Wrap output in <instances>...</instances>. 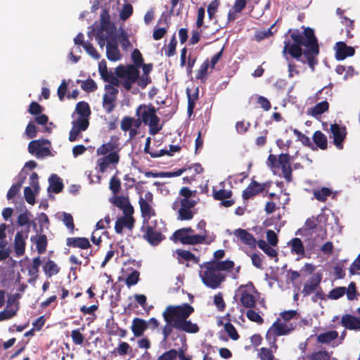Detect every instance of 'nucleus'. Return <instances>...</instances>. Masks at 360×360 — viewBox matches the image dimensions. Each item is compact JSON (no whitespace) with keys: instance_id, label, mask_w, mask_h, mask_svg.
I'll return each instance as SVG.
<instances>
[{"instance_id":"obj_1","label":"nucleus","mask_w":360,"mask_h":360,"mask_svg":"<svg viewBox=\"0 0 360 360\" xmlns=\"http://www.w3.org/2000/svg\"><path fill=\"white\" fill-rule=\"evenodd\" d=\"M290 39L283 41V53H288L292 58L303 64L307 63L311 71L318 64L320 53L318 39L311 27H304L303 32L297 29H290L287 33Z\"/></svg>"},{"instance_id":"obj_2","label":"nucleus","mask_w":360,"mask_h":360,"mask_svg":"<svg viewBox=\"0 0 360 360\" xmlns=\"http://www.w3.org/2000/svg\"><path fill=\"white\" fill-rule=\"evenodd\" d=\"M194 310V307L188 303L167 306L162 314L165 321V325L162 328L163 340L169 338L174 329L191 334L198 333V325L188 320Z\"/></svg>"},{"instance_id":"obj_3","label":"nucleus","mask_w":360,"mask_h":360,"mask_svg":"<svg viewBox=\"0 0 360 360\" xmlns=\"http://www.w3.org/2000/svg\"><path fill=\"white\" fill-rule=\"evenodd\" d=\"M136 115L139 117L141 123L148 125L150 135H155L162 129V126L159 124L160 118L156 115V109L152 105H140L136 108Z\"/></svg>"},{"instance_id":"obj_4","label":"nucleus","mask_w":360,"mask_h":360,"mask_svg":"<svg viewBox=\"0 0 360 360\" xmlns=\"http://www.w3.org/2000/svg\"><path fill=\"white\" fill-rule=\"evenodd\" d=\"M200 276L203 283L212 288L216 289L225 280V275L216 268L212 262H205L200 265Z\"/></svg>"},{"instance_id":"obj_5","label":"nucleus","mask_w":360,"mask_h":360,"mask_svg":"<svg viewBox=\"0 0 360 360\" xmlns=\"http://www.w3.org/2000/svg\"><path fill=\"white\" fill-rule=\"evenodd\" d=\"M291 157L288 153H281L278 158L275 155L270 154L267 159V164L271 169L281 167L283 178L287 182L292 180V169L290 166Z\"/></svg>"},{"instance_id":"obj_6","label":"nucleus","mask_w":360,"mask_h":360,"mask_svg":"<svg viewBox=\"0 0 360 360\" xmlns=\"http://www.w3.org/2000/svg\"><path fill=\"white\" fill-rule=\"evenodd\" d=\"M293 330L294 326L292 323L287 324L284 322H281V320L278 319L269 328L265 338L269 345H271V347L274 348V350H277V337L287 335Z\"/></svg>"},{"instance_id":"obj_7","label":"nucleus","mask_w":360,"mask_h":360,"mask_svg":"<svg viewBox=\"0 0 360 360\" xmlns=\"http://www.w3.org/2000/svg\"><path fill=\"white\" fill-rule=\"evenodd\" d=\"M244 310L239 306L231 307L229 311L224 316V319L226 321L224 324V330L229 337L233 340H238L240 338L236 328L231 323V321L239 323V320L245 321Z\"/></svg>"},{"instance_id":"obj_8","label":"nucleus","mask_w":360,"mask_h":360,"mask_svg":"<svg viewBox=\"0 0 360 360\" xmlns=\"http://www.w3.org/2000/svg\"><path fill=\"white\" fill-rule=\"evenodd\" d=\"M115 74L118 78L125 79L121 84L127 91H129L132 84L139 79V70H137L132 65L127 66L119 65L115 70Z\"/></svg>"},{"instance_id":"obj_9","label":"nucleus","mask_w":360,"mask_h":360,"mask_svg":"<svg viewBox=\"0 0 360 360\" xmlns=\"http://www.w3.org/2000/svg\"><path fill=\"white\" fill-rule=\"evenodd\" d=\"M257 290L255 286L251 284L250 285H240L236 296L239 297V301L241 305L246 309H255L256 307V298L254 293Z\"/></svg>"},{"instance_id":"obj_10","label":"nucleus","mask_w":360,"mask_h":360,"mask_svg":"<svg viewBox=\"0 0 360 360\" xmlns=\"http://www.w3.org/2000/svg\"><path fill=\"white\" fill-rule=\"evenodd\" d=\"M328 96L329 97L332 96V92H331L330 89H328L326 87H323V89L319 90L316 94V95H315L316 101H319V100H323V99H324V100L316 103L314 106V108H311V115L313 117H316L328 110L329 103L327 101Z\"/></svg>"},{"instance_id":"obj_11","label":"nucleus","mask_w":360,"mask_h":360,"mask_svg":"<svg viewBox=\"0 0 360 360\" xmlns=\"http://www.w3.org/2000/svg\"><path fill=\"white\" fill-rule=\"evenodd\" d=\"M172 239L175 242L179 241L183 245H197L204 243L206 240V236L189 235L182 228L173 233Z\"/></svg>"},{"instance_id":"obj_12","label":"nucleus","mask_w":360,"mask_h":360,"mask_svg":"<svg viewBox=\"0 0 360 360\" xmlns=\"http://www.w3.org/2000/svg\"><path fill=\"white\" fill-rule=\"evenodd\" d=\"M104 89L105 93L103 96V108L108 113H110L116 106L115 101L119 91L110 84H105Z\"/></svg>"},{"instance_id":"obj_13","label":"nucleus","mask_w":360,"mask_h":360,"mask_svg":"<svg viewBox=\"0 0 360 360\" xmlns=\"http://www.w3.org/2000/svg\"><path fill=\"white\" fill-rule=\"evenodd\" d=\"M153 196L152 193L148 191L145 193V198H139V203L142 217L144 218L143 224H148V219L155 215L154 209L150 204L153 202Z\"/></svg>"},{"instance_id":"obj_14","label":"nucleus","mask_w":360,"mask_h":360,"mask_svg":"<svg viewBox=\"0 0 360 360\" xmlns=\"http://www.w3.org/2000/svg\"><path fill=\"white\" fill-rule=\"evenodd\" d=\"M196 205L197 202L195 200L182 199L181 207L178 210L177 219L180 221L191 220L195 215V212H193L192 209Z\"/></svg>"},{"instance_id":"obj_15","label":"nucleus","mask_w":360,"mask_h":360,"mask_svg":"<svg viewBox=\"0 0 360 360\" xmlns=\"http://www.w3.org/2000/svg\"><path fill=\"white\" fill-rule=\"evenodd\" d=\"M141 231L144 232L143 238L151 245L156 246L165 239V236L161 232L154 230L152 226L148 224L146 226L143 225Z\"/></svg>"},{"instance_id":"obj_16","label":"nucleus","mask_w":360,"mask_h":360,"mask_svg":"<svg viewBox=\"0 0 360 360\" xmlns=\"http://www.w3.org/2000/svg\"><path fill=\"white\" fill-rule=\"evenodd\" d=\"M330 131L333 139V144L338 149L342 150L347 134L346 127L345 126L341 127L338 124L334 123L330 125Z\"/></svg>"},{"instance_id":"obj_17","label":"nucleus","mask_w":360,"mask_h":360,"mask_svg":"<svg viewBox=\"0 0 360 360\" xmlns=\"http://www.w3.org/2000/svg\"><path fill=\"white\" fill-rule=\"evenodd\" d=\"M335 57L337 60H343L347 57H352L355 54V49L349 46L344 41H338L334 46Z\"/></svg>"},{"instance_id":"obj_18","label":"nucleus","mask_w":360,"mask_h":360,"mask_svg":"<svg viewBox=\"0 0 360 360\" xmlns=\"http://www.w3.org/2000/svg\"><path fill=\"white\" fill-rule=\"evenodd\" d=\"M322 273L317 272L311 276L304 283L302 293L304 297H307L314 292L318 288L322 280Z\"/></svg>"},{"instance_id":"obj_19","label":"nucleus","mask_w":360,"mask_h":360,"mask_svg":"<svg viewBox=\"0 0 360 360\" xmlns=\"http://www.w3.org/2000/svg\"><path fill=\"white\" fill-rule=\"evenodd\" d=\"M120 150L119 138L116 136H112L108 143L102 144L97 148L96 154L98 155H104L108 153H117L119 154Z\"/></svg>"},{"instance_id":"obj_20","label":"nucleus","mask_w":360,"mask_h":360,"mask_svg":"<svg viewBox=\"0 0 360 360\" xmlns=\"http://www.w3.org/2000/svg\"><path fill=\"white\" fill-rule=\"evenodd\" d=\"M98 72L104 82H108L112 86H118L120 84L118 77L114 75L111 71H108L105 60H101L98 65Z\"/></svg>"},{"instance_id":"obj_21","label":"nucleus","mask_w":360,"mask_h":360,"mask_svg":"<svg viewBox=\"0 0 360 360\" xmlns=\"http://www.w3.org/2000/svg\"><path fill=\"white\" fill-rule=\"evenodd\" d=\"M89 125V119L86 118H77L76 121L72 122V127L69 133V141L70 142L75 141L79 134L86 130Z\"/></svg>"},{"instance_id":"obj_22","label":"nucleus","mask_w":360,"mask_h":360,"mask_svg":"<svg viewBox=\"0 0 360 360\" xmlns=\"http://www.w3.org/2000/svg\"><path fill=\"white\" fill-rule=\"evenodd\" d=\"M29 226L25 228V230L18 231L15 236L14 239V250L18 256H22L25 254V240L28 237Z\"/></svg>"},{"instance_id":"obj_23","label":"nucleus","mask_w":360,"mask_h":360,"mask_svg":"<svg viewBox=\"0 0 360 360\" xmlns=\"http://www.w3.org/2000/svg\"><path fill=\"white\" fill-rule=\"evenodd\" d=\"M267 183H258L255 180H252L248 187L243 191V198L249 200L255 195L262 193L267 187Z\"/></svg>"},{"instance_id":"obj_24","label":"nucleus","mask_w":360,"mask_h":360,"mask_svg":"<svg viewBox=\"0 0 360 360\" xmlns=\"http://www.w3.org/2000/svg\"><path fill=\"white\" fill-rule=\"evenodd\" d=\"M192 169L195 172V174H202L204 171L203 167L200 163H195L191 165H185L184 167L174 172H160L159 174V176L167 178L179 176H181L184 172L191 171Z\"/></svg>"},{"instance_id":"obj_25","label":"nucleus","mask_w":360,"mask_h":360,"mask_svg":"<svg viewBox=\"0 0 360 360\" xmlns=\"http://www.w3.org/2000/svg\"><path fill=\"white\" fill-rule=\"evenodd\" d=\"M120 155L117 153H110L104 155L103 158H101L97 160V165L98 167L99 172L101 173H104L110 164H117L120 162Z\"/></svg>"},{"instance_id":"obj_26","label":"nucleus","mask_w":360,"mask_h":360,"mask_svg":"<svg viewBox=\"0 0 360 360\" xmlns=\"http://www.w3.org/2000/svg\"><path fill=\"white\" fill-rule=\"evenodd\" d=\"M234 235L240 239L242 243L249 246L250 248H255L257 243L256 238L245 229H238L235 230Z\"/></svg>"},{"instance_id":"obj_27","label":"nucleus","mask_w":360,"mask_h":360,"mask_svg":"<svg viewBox=\"0 0 360 360\" xmlns=\"http://www.w3.org/2000/svg\"><path fill=\"white\" fill-rule=\"evenodd\" d=\"M341 324L349 330H360V317H356L350 314L343 315L341 318Z\"/></svg>"},{"instance_id":"obj_28","label":"nucleus","mask_w":360,"mask_h":360,"mask_svg":"<svg viewBox=\"0 0 360 360\" xmlns=\"http://www.w3.org/2000/svg\"><path fill=\"white\" fill-rule=\"evenodd\" d=\"M66 245L72 248H77L82 250L91 247L88 238L84 237H70L66 239Z\"/></svg>"},{"instance_id":"obj_29","label":"nucleus","mask_w":360,"mask_h":360,"mask_svg":"<svg viewBox=\"0 0 360 360\" xmlns=\"http://www.w3.org/2000/svg\"><path fill=\"white\" fill-rule=\"evenodd\" d=\"M148 328V323L144 319L134 318L132 321L131 329L135 337H141Z\"/></svg>"},{"instance_id":"obj_30","label":"nucleus","mask_w":360,"mask_h":360,"mask_svg":"<svg viewBox=\"0 0 360 360\" xmlns=\"http://www.w3.org/2000/svg\"><path fill=\"white\" fill-rule=\"evenodd\" d=\"M135 220L134 217H120L115 222V230L117 233H122L123 228L126 227L131 230L134 226Z\"/></svg>"},{"instance_id":"obj_31","label":"nucleus","mask_w":360,"mask_h":360,"mask_svg":"<svg viewBox=\"0 0 360 360\" xmlns=\"http://www.w3.org/2000/svg\"><path fill=\"white\" fill-rule=\"evenodd\" d=\"M141 125V121L140 118L135 119L134 117L129 116H124L120 123V129L123 131H128L131 128L136 127L139 128Z\"/></svg>"},{"instance_id":"obj_32","label":"nucleus","mask_w":360,"mask_h":360,"mask_svg":"<svg viewBox=\"0 0 360 360\" xmlns=\"http://www.w3.org/2000/svg\"><path fill=\"white\" fill-rule=\"evenodd\" d=\"M49 187L48 188V191H50L51 190L54 193H60L64 188L61 179L56 174H53L49 176Z\"/></svg>"},{"instance_id":"obj_33","label":"nucleus","mask_w":360,"mask_h":360,"mask_svg":"<svg viewBox=\"0 0 360 360\" xmlns=\"http://www.w3.org/2000/svg\"><path fill=\"white\" fill-rule=\"evenodd\" d=\"M150 143L151 139L150 137H148L146 140L143 152L149 154L152 158H157L164 156L165 154H169V153L167 152V149L157 150L153 147H150Z\"/></svg>"},{"instance_id":"obj_34","label":"nucleus","mask_w":360,"mask_h":360,"mask_svg":"<svg viewBox=\"0 0 360 360\" xmlns=\"http://www.w3.org/2000/svg\"><path fill=\"white\" fill-rule=\"evenodd\" d=\"M106 56L108 59L111 61H117L120 59L121 55L116 42L107 44Z\"/></svg>"},{"instance_id":"obj_35","label":"nucleus","mask_w":360,"mask_h":360,"mask_svg":"<svg viewBox=\"0 0 360 360\" xmlns=\"http://www.w3.org/2000/svg\"><path fill=\"white\" fill-rule=\"evenodd\" d=\"M315 145L321 150H326L328 148V139L326 136L321 131H316L312 136Z\"/></svg>"},{"instance_id":"obj_36","label":"nucleus","mask_w":360,"mask_h":360,"mask_svg":"<svg viewBox=\"0 0 360 360\" xmlns=\"http://www.w3.org/2000/svg\"><path fill=\"white\" fill-rule=\"evenodd\" d=\"M288 245L291 248V252L296 254L297 255L304 257L305 254L304 246L302 243V241L299 238H292L289 243Z\"/></svg>"},{"instance_id":"obj_37","label":"nucleus","mask_w":360,"mask_h":360,"mask_svg":"<svg viewBox=\"0 0 360 360\" xmlns=\"http://www.w3.org/2000/svg\"><path fill=\"white\" fill-rule=\"evenodd\" d=\"M43 270L46 276L51 278V276L59 273L60 267L54 261L48 259V261L43 266Z\"/></svg>"},{"instance_id":"obj_38","label":"nucleus","mask_w":360,"mask_h":360,"mask_svg":"<svg viewBox=\"0 0 360 360\" xmlns=\"http://www.w3.org/2000/svg\"><path fill=\"white\" fill-rule=\"evenodd\" d=\"M25 179V175L22 176L21 174H19L18 182L13 184L7 192L6 198L8 200L13 199L18 193Z\"/></svg>"},{"instance_id":"obj_39","label":"nucleus","mask_w":360,"mask_h":360,"mask_svg":"<svg viewBox=\"0 0 360 360\" xmlns=\"http://www.w3.org/2000/svg\"><path fill=\"white\" fill-rule=\"evenodd\" d=\"M176 255H178V259L179 263H183L181 259L185 261H193L195 263H198L199 259L195 257V255L191 252L190 251L178 249L176 251Z\"/></svg>"},{"instance_id":"obj_40","label":"nucleus","mask_w":360,"mask_h":360,"mask_svg":"<svg viewBox=\"0 0 360 360\" xmlns=\"http://www.w3.org/2000/svg\"><path fill=\"white\" fill-rule=\"evenodd\" d=\"M45 144H50V141L48 139H43L32 141L28 144V151L35 155L42 146Z\"/></svg>"},{"instance_id":"obj_41","label":"nucleus","mask_w":360,"mask_h":360,"mask_svg":"<svg viewBox=\"0 0 360 360\" xmlns=\"http://www.w3.org/2000/svg\"><path fill=\"white\" fill-rule=\"evenodd\" d=\"M338 337V333L336 330H330L321 333L317 337V341L319 343L328 344Z\"/></svg>"},{"instance_id":"obj_42","label":"nucleus","mask_w":360,"mask_h":360,"mask_svg":"<svg viewBox=\"0 0 360 360\" xmlns=\"http://www.w3.org/2000/svg\"><path fill=\"white\" fill-rule=\"evenodd\" d=\"M257 245H258V247L262 250L264 251V252L265 254H266L269 257H271V258H274V257H277L278 256V252L277 251L274 249L271 245H269V243H267L265 240H259L257 241Z\"/></svg>"},{"instance_id":"obj_43","label":"nucleus","mask_w":360,"mask_h":360,"mask_svg":"<svg viewBox=\"0 0 360 360\" xmlns=\"http://www.w3.org/2000/svg\"><path fill=\"white\" fill-rule=\"evenodd\" d=\"M270 347H262L259 349L257 353L258 357L261 360H274V354L276 352V350H274V348L271 347V345H269Z\"/></svg>"},{"instance_id":"obj_44","label":"nucleus","mask_w":360,"mask_h":360,"mask_svg":"<svg viewBox=\"0 0 360 360\" xmlns=\"http://www.w3.org/2000/svg\"><path fill=\"white\" fill-rule=\"evenodd\" d=\"M276 25V22L274 23L269 29L259 30L255 32V38L257 41H261L265 39H267L274 35V34L276 32V30L273 31V29Z\"/></svg>"},{"instance_id":"obj_45","label":"nucleus","mask_w":360,"mask_h":360,"mask_svg":"<svg viewBox=\"0 0 360 360\" xmlns=\"http://www.w3.org/2000/svg\"><path fill=\"white\" fill-rule=\"evenodd\" d=\"M76 111L80 115L79 118L88 119L91 114L89 105L84 101H80L77 104Z\"/></svg>"},{"instance_id":"obj_46","label":"nucleus","mask_w":360,"mask_h":360,"mask_svg":"<svg viewBox=\"0 0 360 360\" xmlns=\"http://www.w3.org/2000/svg\"><path fill=\"white\" fill-rule=\"evenodd\" d=\"M84 330V326H83L80 328H77L75 330H72L71 332V338L72 340V342L76 345H82L85 338L84 335L82 334V331Z\"/></svg>"},{"instance_id":"obj_47","label":"nucleus","mask_w":360,"mask_h":360,"mask_svg":"<svg viewBox=\"0 0 360 360\" xmlns=\"http://www.w3.org/2000/svg\"><path fill=\"white\" fill-rule=\"evenodd\" d=\"M32 216L31 213L25 210L23 213L20 214L17 220V223L20 226H26V228L29 226V228L31 225L33 226H36V224L34 221H30V218Z\"/></svg>"},{"instance_id":"obj_48","label":"nucleus","mask_w":360,"mask_h":360,"mask_svg":"<svg viewBox=\"0 0 360 360\" xmlns=\"http://www.w3.org/2000/svg\"><path fill=\"white\" fill-rule=\"evenodd\" d=\"M331 194L332 191L326 187H322L321 189L314 191V198L320 202H325Z\"/></svg>"},{"instance_id":"obj_49","label":"nucleus","mask_w":360,"mask_h":360,"mask_svg":"<svg viewBox=\"0 0 360 360\" xmlns=\"http://www.w3.org/2000/svg\"><path fill=\"white\" fill-rule=\"evenodd\" d=\"M330 354L326 350L314 352L307 356L309 360H330Z\"/></svg>"},{"instance_id":"obj_50","label":"nucleus","mask_w":360,"mask_h":360,"mask_svg":"<svg viewBox=\"0 0 360 360\" xmlns=\"http://www.w3.org/2000/svg\"><path fill=\"white\" fill-rule=\"evenodd\" d=\"M187 96H188V106H187V112L191 115L194 110L195 101L198 98V89H196V92L193 94H191L189 89H187Z\"/></svg>"},{"instance_id":"obj_51","label":"nucleus","mask_w":360,"mask_h":360,"mask_svg":"<svg viewBox=\"0 0 360 360\" xmlns=\"http://www.w3.org/2000/svg\"><path fill=\"white\" fill-rule=\"evenodd\" d=\"M36 247L39 254H43L45 252L47 247V238L46 236L43 234L39 236H36Z\"/></svg>"},{"instance_id":"obj_52","label":"nucleus","mask_w":360,"mask_h":360,"mask_svg":"<svg viewBox=\"0 0 360 360\" xmlns=\"http://www.w3.org/2000/svg\"><path fill=\"white\" fill-rule=\"evenodd\" d=\"M6 307L4 311L0 312V321L10 319L16 315L19 309V302H17L15 308L8 309Z\"/></svg>"},{"instance_id":"obj_53","label":"nucleus","mask_w":360,"mask_h":360,"mask_svg":"<svg viewBox=\"0 0 360 360\" xmlns=\"http://www.w3.org/2000/svg\"><path fill=\"white\" fill-rule=\"evenodd\" d=\"M101 27L98 31H106L110 24V17L107 9H103L100 15Z\"/></svg>"},{"instance_id":"obj_54","label":"nucleus","mask_w":360,"mask_h":360,"mask_svg":"<svg viewBox=\"0 0 360 360\" xmlns=\"http://www.w3.org/2000/svg\"><path fill=\"white\" fill-rule=\"evenodd\" d=\"M210 66V61L208 59L205 60L200 65L198 72L196 74L195 78L197 79H200L201 81L205 82L207 79V70Z\"/></svg>"},{"instance_id":"obj_55","label":"nucleus","mask_w":360,"mask_h":360,"mask_svg":"<svg viewBox=\"0 0 360 360\" xmlns=\"http://www.w3.org/2000/svg\"><path fill=\"white\" fill-rule=\"evenodd\" d=\"M119 326L117 323L115 322L114 319H108L105 323V330L109 335H117L118 333Z\"/></svg>"},{"instance_id":"obj_56","label":"nucleus","mask_w":360,"mask_h":360,"mask_svg":"<svg viewBox=\"0 0 360 360\" xmlns=\"http://www.w3.org/2000/svg\"><path fill=\"white\" fill-rule=\"evenodd\" d=\"M233 195V192L231 190L219 189L216 191L213 189V197L217 200H222L224 199L231 198Z\"/></svg>"},{"instance_id":"obj_57","label":"nucleus","mask_w":360,"mask_h":360,"mask_svg":"<svg viewBox=\"0 0 360 360\" xmlns=\"http://www.w3.org/2000/svg\"><path fill=\"white\" fill-rule=\"evenodd\" d=\"M216 268L221 272V271L230 270L234 266V262L231 260H225L222 262L211 261Z\"/></svg>"},{"instance_id":"obj_58","label":"nucleus","mask_w":360,"mask_h":360,"mask_svg":"<svg viewBox=\"0 0 360 360\" xmlns=\"http://www.w3.org/2000/svg\"><path fill=\"white\" fill-rule=\"evenodd\" d=\"M110 202L115 206L122 210L127 204L129 202L128 198L121 195H115L110 199Z\"/></svg>"},{"instance_id":"obj_59","label":"nucleus","mask_w":360,"mask_h":360,"mask_svg":"<svg viewBox=\"0 0 360 360\" xmlns=\"http://www.w3.org/2000/svg\"><path fill=\"white\" fill-rule=\"evenodd\" d=\"M259 313V311H256L254 309H248L246 312V316L250 321L262 324L264 322V319Z\"/></svg>"},{"instance_id":"obj_60","label":"nucleus","mask_w":360,"mask_h":360,"mask_svg":"<svg viewBox=\"0 0 360 360\" xmlns=\"http://www.w3.org/2000/svg\"><path fill=\"white\" fill-rule=\"evenodd\" d=\"M131 59L134 62L132 66L136 67L137 70L143 65V58L139 49H134L131 53Z\"/></svg>"},{"instance_id":"obj_61","label":"nucleus","mask_w":360,"mask_h":360,"mask_svg":"<svg viewBox=\"0 0 360 360\" xmlns=\"http://www.w3.org/2000/svg\"><path fill=\"white\" fill-rule=\"evenodd\" d=\"M132 351V349L129 343L126 342H121L117 347L115 348V352L120 356H124Z\"/></svg>"},{"instance_id":"obj_62","label":"nucleus","mask_w":360,"mask_h":360,"mask_svg":"<svg viewBox=\"0 0 360 360\" xmlns=\"http://www.w3.org/2000/svg\"><path fill=\"white\" fill-rule=\"evenodd\" d=\"M346 293L345 287H337L333 288L328 295V297L331 300H338L342 297Z\"/></svg>"},{"instance_id":"obj_63","label":"nucleus","mask_w":360,"mask_h":360,"mask_svg":"<svg viewBox=\"0 0 360 360\" xmlns=\"http://www.w3.org/2000/svg\"><path fill=\"white\" fill-rule=\"evenodd\" d=\"M81 87L86 92H94L97 89L96 82L91 78L82 82Z\"/></svg>"},{"instance_id":"obj_64","label":"nucleus","mask_w":360,"mask_h":360,"mask_svg":"<svg viewBox=\"0 0 360 360\" xmlns=\"http://www.w3.org/2000/svg\"><path fill=\"white\" fill-rule=\"evenodd\" d=\"M177 352L175 349H170L164 352L157 360H176Z\"/></svg>"}]
</instances>
